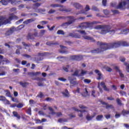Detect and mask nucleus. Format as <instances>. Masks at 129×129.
<instances>
[{
  "label": "nucleus",
  "mask_w": 129,
  "mask_h": 129,
  "mask_svg": "<svg viewBox=\"0 0 129 129\" xmlns=\"http://www.w3.org/2000/svg\"><path fill=\"white\" fill-rule=\"evenodd\" d=\"M80 108H81L82 109H84V108H87V107L83 105H79Z\"/></svg>",
  "instance_id": "0e129e2a"
},
{
  "label": "nucleus",
  "mask_w": 129,
  "mask_h": 129,
  "mask_svg": "<svg viewBox=\"0 0 129 129\" xmlns=\"http://www.w3.org/2000/svg\"><path fill=\"white\" fill-rule=\"evenodd\" d=\"M69 36L70 37H72V38H77L78 39H79V38H80V36L78 35L77 33H70L69 34Z\"/></svg>",
  "instance_id": "412c9836"
},
{
  "label": "nucleus",
  "mask_w": 129,
  "mask_h": 129,
  "mask_svg": "<svg viewBox=\"0 0 129 129\" xmlns=\"http://www.w3.org/2000/svg\"><path fill=\"white\" fill-rule=\"evenodd\" d=\"M36 21V19H34L33 18L30 19H27L25 20V21L23 22V24L24 25H28L33 22H35Z\"/></svg>",
  "instance_id": "f3484780"
},
{
  "label": "nucleus",
  "mask_w": 129,
  "mask_h": 129,
  "mask_svg": "<svg viewBox=\"0 0 129 129\" xmlns=\"http://www.w3.org/2000/svg\"><path fill=\"white\" fill-rule=\"evenodd\" d=\"M97 24H99V22L93 21L92 22H85L82 23L80 25V28L82 29L88 28L89 29H90V30H91L92 29V27H93V25H97Z\"/></svg>",
  "instance_id": "20e7f679"
},
{
  "label": "nucleus",
  "mask_w": 129,
  "mask_h": 129,
  "mask_svg": "<svg viewBox=\"0 0 129 129\" xmlns=\"http://www.w3.org/2000/svg\"><path fill=\"white\" fill-rule=\"evenodd\" d=\"M6 96H8V97H12L11 93L10 92H7L6 94Z\"/></svg>",
  "instance_id": "774afa93"
},
{
  "label": "nucleus",
  "mask_w": 129,
  "mask_h": 129,
  "mask_svg": "<svg viewBox=\"0 0 129 129\" xmlns=\"http://www.w3.org/2000/svg\"><path fill=\"white\" fill-rule=\"evenodd\" d=\"M22 45H23V46H24V47L26 48H27V47H31L32 46V44H27L24 42H22Z\"/></svg>",
  "instance_id": "3c124183"
},
{
  "label": "nucleus",
  "mask_w": 129,
  "mask_h": 129,
  "mask_svg": "<svg viewBox=\"0 0 129 129\" xmlns=\"http://www.w3.org/2000/svg\"><path fill=\"white\" fill-rule=\"evenodd\" d=\"M27 38L28 40H33V39H34V35L31 33H29Z\"/></svg>",
  "instance_id": "7c9ffc66"
},
{
  "label": "nucleus",
  "mask_w": 129,
  "mask_h": 129,
  "mask_svg": "<svg viewBox=\"0 0 129 129\" xmlns=\"http://www.w3.org/2000/svg\"><path fill=\"white\" fill-rule=\"evenodd\" d=\"M101 86H102L103 88H104V87H106V86L105 85V83L102 82L101 83Z\"/></svg>",
  "instance_id": "338daca9"
},
{
  "label": "nucleus",
  "mask_w": 129,
  "mask_h": 129,
  "mask_svg": "<svg viewBox=\"0 0 129 129\" xmlns=\"http://www.w3.org/2000/svg\"><path fill=\"white\" fill-rule=\"evenodd\" d=\"M50 7H51V8H61L62 7V6L56 4H51L50 5Z\"/></svg>",
  "instance_id": "c756f323"
},
{
  "label": "nucleus",
  "mask_w": 129,
  "mask_h": 129,
  "mask_svg": "<svg viewBox=\"0 0 129 129\" xmlns=\"http://www.w3.org/2000/svg\"><path fill=\"white\" fill-rule=\"evenodd\" d=\"M69 80L71 84H74V85H76V84H78V83H77V82L73 80V79H72V78H69Z\"/></svg>",
  "instance_id": "a878e982"
},
{
  "label": "nucleus",
  "mask_w": 129,
  "mask_h": 129,
  "mask_svg": "<svg viewBox=\"0 0 129 129\" xmlns=\"http://www.w3.org/2000/svg\"><path fill=\"white\" fill-rule=\"evenodd\" d=\"M36 80L37 81H39L38 83H37V85L40 87H42L43 86H44V84L42 82H43V81H44V80H46V79H45L44 78H36Z\"/></svg>",
  "instance_id": "6e6552de"
},
{
  "label": "nucleus",
  "mask_w": 129,
  "mask_h": 129,
  "mask_svg": "<svg viewBox=\"0 0 129 129\" xmlns=\"http://www.w3.org/2000/svg\"><path fill=\"white\" fill-rule=\"evenodd\" d=\"M105 107L107 109H108V108L112 109L113 108V106L112 105H109L108 104H107Z\"/></svg>",
  "instance_id": "de8ad7c7"
},
{
  "label": "nucleus",
  "mask_w": 129,
  "mask_h": 129,
  "mask_svg": "<svg viewBox=\"0 0 129 129\" xmlns=\"http://www.w3.org/2000/svg\"><path fill=\"white\" fill-rule=\"evenodd\" d=\"M48 109L50 111V113H49V114H52V115H54V114H56L57 116H61V115H62V113L60 112L57 113H55V112H54V109H53V108H52V107H48Z\"/></svg>",
  "instance_id": "0eeeda50"
},
{
  "label": "nucleus",
  "mask_w": 129,
  "mask_h": 129,
  "mask_svg": "<svg viewBox=\"0 0 129 129\" xmlns=\"http://www.w3.org/2000/svg\"><path fill=\"white\" fill-rule=\"evenodd\" d=\"M41 5H42V4L39 3H36L34 4H33V10H36V9H38V8H39V7H41Z\"/></svg>",
  "instance_id": "b1692460"
},
{
  "label": "nucleus",
  "mask_w": 129,
  "mask_h": 129,
  "mask_svg": "<svg viewBox=\"0 0 129 129\" xmlns=\"http://www.w3.org/2000/svg\"><path fill=\"white\" fill-rule=\"evenodd\" d=\"M20 85L22 86V87L25 88L27 85H28V82H19Z\"/></svg>",
  "instance_id": "72a5a7b5"
},
{
  "label": "nucleus",
  "mask_w": 129,
  "mask_h": 129,
  "mask_svg": "<svg viewBox=\"0 0 129 129\" xmlns=\"http://www.w3.org/2000/svg\"><path fill=\"white\" fill-rule=\"evenodd\" d=\"M28 75H30L31 77H33V76H35V72H29Z\"/></svg>",
  "instance_id": "13d9d810"
},
{
  "label": "nucleus",
  "mask_w": 129,
  "mask_h": 129,
  "mask_svg": "<svg viewBox=\"0 0 129 129\" xmlns=\"http://www.w3.org/2000/svg\"><path fill=\"white\" fill-rule=\"evenodd\" d=\"M0 3H1L3 6H7L9 3V0H1L0 1Z\"/></svg>",
  "instance_id": "cd10ccee"
},
{
  "label": "nucleus",
  "mask_w": 129,
  "mask_h": 129,
  "mask_svg": "<svg viewBox=\"0 0 129 129\" xmlns=\"http://www.w3.org/2000/svg\"><path fill=\"white\" fill-rule=\"evenodd\" d=\"M3 101L5 104H10V101L8 100L6 98Z\"/></svg>",
  "instance_id": "bf43d9fd"
},
{
  "label": "nucleus",
  "mask_w": 129,
  "mask_h": 129,
  "mask_svg": "<svg viewBox=\"0 0 129 129\" xmlns=\"http://www.w3.org/2000/svg\"><path fill=\"white\" fill-rule=\"evenodd\" d=\"M111 12L114 15H116V14H118V11L117 10H112Z\"/></svg>",
  "instance_id": "5fc2aeb1"
},
{
  "label": "nucleus",
  "mask_w": 129,
  "mask_h": 129,
  "mask_svg": "<svg viewBox=\"0 0 129 129\" xmlns=\"http://www.w3.org/2000/svg\"><path fill=\"white\" fill-rule=\"evenodd\" d=\"M114 68L116 70V71H117V72L119 73L120 77H121L122 78H123V77H124L123 74H122L121 73V71H120V70H119V68L115 66V67H114Z\"/></svg>",
  "instance_id": "aec40b11"
},
{
  "label": "nucleus",
  "mask_w": 129,
  "mask_h": 129,
  "mask_svg": "<svg viewBox=\"0 0 129 129\" xmlns=\"http://www.w3.org/2000/svg\"><path fill=\"white\" fill-rule=\"evenodd\" d=\"M116 101L118 105H121V100H120V99L117 98L116 99Z\"/></svg>",
  "instance_id": "c03bdc74"
},
{
  "label": "nucleus",
  "mask_w": 129,
  "mask_h": 129,
  "mask_svg": "<svg viewBox=\"0 0 129 129\" xmlns=\"http://www.w3.org/2000/svg\"><path fill=\"white\" fill-rule=\"evenodd\" d=\"M44 54L43 53H38V56L35 57L36 61H42L43 59V56Z\"/></svg>",
  "instance_id": "4468645a"
},
{
  "label": "nucleus",
  "mask_w": 129,
  "mask_h": 129,
  "mask_svg": "<svg viewBox=\"0 0 129 129\" xmlns=\"http://www.w3.org/2000/svg\"><path fill=\"white\" fill-rule=\"evenodd\" d=\"M82 91H83V92L82 93V95L83 96L86 97V96H88V91H87V89H83L82 90Z\"/></svg>",
  "instance_id": "a211bd4d"
},
{
  "label": "nucleus",
  "mask_w": 129,
  "mask_h": 129,
  "mask_svg": "<svg viewBox=\"0 0 129 129\" xmlns=\"http://www.w3.org/2000/svg\"><path fill=\"white\" fill-rule=\"evenodd\" d=\"M96 115V113H94L93 114H92L91 116L89 114H87L86 117V118L88 121H89L90 120H92L93 118H94V117H95Z\"/></svg>",
  "instance_id": "dca6fc26"
},
{
  "label": "nucleus",
  "mask_w": 129,
  "mask_h": 129,
  "mask_svg": "<svg viewBox=\"0 0 129 129\" xmlns=\"http://www.w3.org/2000/svg\"><path fill=\"white\" fill-rule=\"evenodd\" d=\"M79 73V71L78 70H76L74 73L73 74L74 76H77V77H80V74Z\"/></svg>",
  "instance_id": "e433bc0d"
},
{
  "label": "nucleus",
  "mask_w": 129,
  "mask_h": 129,
  "mask_svg": "<svg viewBox=\"0 0 129 129\" xmlns=\"http://www.w3.org/2000/svg\"><path fill=\"white\" fill-rule=\"evenodd\" d=\"M63 96L64 97H69V92H68V90L66 89L64 91L61 92Z\"/></svg>",
  "instance_id": "4be33fe9"
},
{
  "label": "nucleus",
  "mask_w": 129,
  "mask_h": 129,
  "mask_svg": "<svg viewBox=\"0 0 129 129\" xmlns=\"http://www.w3.org/2000/svg\"><path fill=\"white\" fill-rule=\"evenodd\" d=\"M129 0H126V1L121 2L119 3V5L116 7L117 10H121L123 11V10H125V6L126 4H128Z\"/></svg>",
  "instance_id": "423d86ee"
},
{
  "label": "nucleus",
  "mask_w": 129,
  "mask_h": 129,
  "mask_svg": "<svg viewBox=\"0 0 129 129\" xmlns=\"http://www.w3.org/2000/svg\"><path fill=\"white\" fill-rule=\"evenodd\" d=\"M102 118H103V115H98L96 116V119L98 121H100L102 120Z\"/></svg>",
  "instance_id": "c85d7f7f"
},
{
  "label": "nucleus",
  "mask_w": 129,
  "mask_h": 129,
  "mask_svg": "<svg viewBox=\"0 0 129 129\" xmlns=\"http://www.w3.org/2000/svg\"><path fill=\"white\" fill-rule=\"evenodd\" d=\"M78 33H80V34H82V35H86V32H85V31L84 30H79L77 31Z\"/></svg>",
  "instance_id": "603ef678"
},
{
  "label": "nucleus",
  "mask_w": 129,
  "mask_h": 129,
  "mask_svg": "<svg viewBox=\"0 0 129 129\" xmlns=\"http://www.w3.org/2000/svg\"><path fill=\"white\" fill-rule=\"evenodd\" d=\"M69 19V21L68 22H66L63 23L61 25V27H65V28H67L69 25H71L73 23H74L76 19H74V17L69 16L68 17Z\"/></svg>",
  "instance_id": "39448f33"
},
{
  "label": "nucleus",
  "mask_w": 129,
  "mask_h": 129,
  "mask_svg": "<svg viewBox=\"0 0 129 129\" xmlns=\"http://www.w3.org/2000/svg\"><path fill=\"white\" fill-rule=\"evenodd\" d=\"M23 106V104L21 103H19L18 105H16V107H17V108H22Z\"/></svg>",
  "instance_id": "864d4df0"
},
{
  "label": "nucleus",
  "mask_w": 129,
  "mask_h": 129,
  "mask_svg": "<svg viewBox=\"0 0 129 129\" xmlns=\"http://www.w3.org/2000/svg\"><path fill=\"white\" fill-rule=\"evenodd\" d=\"M46 12V9L40 8L36 10V13H44Z\"/></svg>",
  "instance_id": "473e14b6"
},
{
  "label": "nucleus",
  "mask_w": 129,
  "mask_h": 129,
  "mask_svg": "<svg viewBox=\"0 0 129 129\" xmlns=\"http://www.w3.org/2000/svg\"><path fill=\"white\" fill-rule=\"evenodd\" d=\"M98 88L99 89V91L101 93H102L103 92V90L100 88V83H98Z\"/></svg>",
  "instance_id": "09e8293b"
},
{
  "label": "nucleus",
  "mask_w": 129,
  "mask_h": 129,
  "mask_svg": "<svg viewBox=\"0 0 129 129\" xmlns=\"http://www.w3.org/2000/svg\"><path fill=\"white\" fill-rule=\"evenodd\" d=\"M0 100L1 101H4L6 100V97L3 96H0Z\"/></svg>",
  "instance_id": "69168bd1"
},
{
  "label": "nucleus",
  "mask_w": 129,
  "mask_h": 129,
  "mask_svg": "<svg viewBox=\"0 0 129 129\" xmlns=\"http://www.w3.org/2000/svg\"><path fill=\"white\" fill-rule=\"evenodd\" d=\"M96 30H101L100 32L101 35H104L105 34H107V33H110V34H112L113 35L115 33V32H118V31H120V28H118V26H117L114 29L111 30V27L110 25H98L95 27Z\"/></svg>",
  "instance_id": "f03ea898"
},
{
  "label": "nucleus",
  "mask_w": 129,
  "mask_h": 129,
  "mask_svg": "<svg viewBox=\"0 0 129 129\" xmlns=\"http://www.w3.org/2000/svg\"><path fill=\"white\" fill-rule=\"evenodd\" d=\"M124 65H125V66H126V71H127V72H128V73H129V64L126 62H125L124 63Z\"/></svg>",
  "instance_id": "49530a36"
},
{
  "label": "nucleus",
  "mask_w": 129,
  "mask_h": 129,
  "mask_svg": "<svg viewBox=\"0 0 129 129\" xmlns=\"http://www.w3.org/2000/svg\"><path fill=\"white\" fill-rule=\"evenodd\" d=\"M57 34L58 35H65V33L64 32V31L63 30H58L57 32Z\"/></svg>",
  "instance_id": "ea45409f"
},
{
  "label": "nucleus",
  "mask_w": 129,
  "mask_h": 129,
  "mask_svg": "<svg viewBox=\"0 0 129 129\" xmlns=\"http://www.w3.org/2000/svg\"><path fill=\"white\" fill-rule=\"evenodd\" d=\"M122 114L124 116H125V115H127V114H129V110H123L122 111Z\"/></svg>",
  "instance_id": "2f4dec72"
},
{
  "label": "nucleus",
  "mask_w": 129,
  "mask_h": 129,
  "mask_svg": "<svg viewBox=\"0 0 129 129\" xmlns=\"http://www.w3.org/2000/svg\"><path fill=\"white\" fill-rule=\"evenodd\" d=\"M13 116L16 117L17 120L21 119V115L18 113V112L13 111Z\"/></svg>",
  "instance_id": "5701e85b"
},
{
  "label": "nucleus",
  "mask_w": 129,
  "mask_h": 129,
  "mask_svg": "<svg viewBox=\"0 0 129 129\" xmlns=\"http://www.w3.org/2000/svg\"><path fill=\"white\" fill-rule=\"evenodd\" d=\"M71 5L76 8L77 10H79V9H82L83 7L80 5V4L76 2H72Z\"/></svg>",
  "instance_id": "f8f14e48"
},
{
  "label": "nucleus",
  "mask_w": 129,
  "mask_h": 129,
  "mask_svg": "<svg viewBox=\"0 0 129 129\" xmlns=\"http://www.w3.org/2000/svg\"><path fill=\"white\" fill-rule=\"evenodd\" d=\"M58 80L62 81V82H65V81H66V79H64V78H58Z\"/></svg>",
  "instance_id": "6e6d98bb"
},
{
  "label": "nucleus",
  "mask_w": 129,
  "mask_h": 129,
  "mask_svg": "<svg viewBox=\"0 0 129 129\" xmlns=\"http://www.w3.org/2000/svg\"><path fill=\"white\" fill-rule=\"evenodd\" d=\"M127 33H129V29L126 28L123 30H121L119 34H123L124 35H125L126 34H127Z\"/></svg>",
  "instance_id": "393cba45"
},
{
  "label": "nucleus",
  "mask_w": 129,
  "mask_h": 129,
  "mask_svg": "<svg viewBox=\"0 0 129 129\" xmlns=\"http://www.w3.org/2000/svg\"><path fill=\"white\" fill-rule=\"evenodd\" d=\"M16 30V28L15 27H12L10 28L6 33L5 35L6 36H10L12 35L15 32Z\"/></svg>",
  "instance_id": "9b49d317"
},
{
  "label": "nucleus",
  "mask_w": 129,
  "mask_h": 129,
  "mask_svg": "<svg viewBox=\"0 0 129 129\" xmlns=\"http://www.w3.org/2000/svg\"><path fill=\"white\" fill-rule=\"evenodd\" d=\"M97 45H100V48L91 50V52L93 54H98L100 52H103V51H106V50H110V49H113V48H117L119 46H129V43L125 41H116L107 44L104 42H97Z\"/></svg>",
  "instance_id": "f257e3e1"
},
{
  "label": "nucleus",
  "mask_w": 129,
  "mask_h": 129,
  "mask_svg": "<svg viewBox=\"0 0 129 129\" xmlns=\"http://www.w3.org/2000/svg\"><path fill=\"white\" fill-rule=\"evenodd\" d=\"M60 11H61L62 12H67V13H69L72 11V9L69 8V9H63L62 10H60Z\"/></svg>",
  "instance_id": "58836bf2"
},
{
  "label": "nucleus",
  "mask_w": 129,
  "mask_h": 129,
  "mask_svg": "<svg viewBox=\"0 0 129 129\" xmlns=\"http://www.w3.org/2000/svg\"><path fill=\"white\" fill-rule=\"evenodd\" d=\"M40 24H42V25H46V24H48V21H40Z\"/></svg>",
  "instance_id": "e2e57ef3"
},
{
  "label": "nucleus",
  "mask_w": 129,
  "mask_h": 129,
  "mask_svg": "<svg viewBox=\"0 0 129 129\" xmlns=\"http://www.w3.org/2000/svg\"><path fill=\"white\" fill-rule=\"evenodd\" d=\"M90 8H89V6L86 5L85 8V11L82 10L80 12L77 13V15H80V14H85L86 12H88V11H90Z\"/></svg>",
  "instance_id": "2eb2a0df"
},
{
  "label": "nucleus",
  "mask_w": 129,
  "mask_h": 129,
  "mask_svg": "<svg viewBox=\"0 0 129 129\" xmlns=\"http://www.w3.org/2000/svg\"><path fill=\"white\" fill-rule=\"evenodd\" d=\"M119 93L121 96H126V93L124 91H120Z\"/></svg>",
  "instance_id": "a19ab883"
},
{
  "label": "nucleus",
  "mask_w": 129,
  "mask_h": 129,
  "mask_svg": "<svg viewBox=\"0 0 129 129\" xmlns=\"http://www.w3.org/2000/svg\"><path fill=\"white\" fill-rule=\"evenodd\" d=\"M9 18L5 20V17L0 16V27L4 25H7V24H11V21L12 20H18V17L14 14H10Z\"/></svg>",
  "instance_id": "7ed1b4c3"
},
{
  "label": "nucleus",
  "mask_w": 129,
  "mask_h": 129,
  "mask_svg": "<svg viewBox=\"0 0 129 129\" xmlns=\"http://www.w3.org/2000/svg\"><path fill=\"white\" fill-rule=\"evenodd\" d=\"M70 69V67L69 66H67V67H64L63 69L66 72H68L69 71V69Z\"/></svg>",
  "instance_id": "79ce46f5"
},
{
  "label": "nucleus",
  "mask_w": 129,
  "mask_h": 129,
  "mask_svg": "<svg viewBox=\"0 0 129 129\" xmlns=\"http://www.w3.org/2000/svg\"><path fill=\"white\" fill-rule=\"evenodd\" d=\"M55 12H56V10L50 9L48 12V14H54V13H55Z\"/></svg>",
  "instance_id": "052dcab7"
},
{
  "label": "nucleus",
  "mask_w": 129,
  "mask_h": 129,
  "mask_svg": "<svg viewBox=\"0 0 129 129\" xmlns=\"http://www.w3.org/2000/svg\"><path fill=\"white\" fill-rule=\"evenodd\" d=\"M60 47L61 50H59V52L61 53V54H67L68 53V51H67V47L60 45Z\"/></svg>",
  "instance_id": "ddd939ff"
},
{
  "label": "nucleus",
  "mask_w": 129,
  "mask_h": 129,
  "mask_svg": "<svg viewBox=\"0 0 129 129\" xmlns=\"http://www.w3.org/2000/svg\"><path fill=\"white\" fill-rule=\"evenodd\" d=\"M44 96V95H43V93L40 92L38 95L37 96V97H40V98H42Z\"/></svg>",
  "instance_id": "4d7b16f0"
},
{
  "label": "nucleus",
  "mask_w": 129,
  "mask_h": 129,
  "mask_svg": "<svg viewBox=\"0 0 129 129\" xmlns=\"http://www.w3.org/2000/svg\"><path fill=\"white\" fill-rule=\"evenodd\" d=\"M8 3H11V5H16L18 4V1L16 0H8Z\"/></svg>",
  "instance_id": "f704fd0d"
},
{
  "label": "nucleus",
  "mask_w": 129,
  "mask_h": 129,
  "mask_svg": "<svg viewBox=\"0 0 129 129\" xmlns=\"http://www.w3.org/2000/svg\"><path fill=\"white\" fill-rule=\"evenodd\" d=\"M83 37L84 38V39H85V40H88V41H90V42L95 41V40L92 37L89 36H83Z\"/></svg>",
  "instance_id": "6ab92c4d"
},
{
  "label": "nucleus",
  "mask_w": 129,
  "mask_h": 129,
  "mask_svg": "<svg viewBox=\"0 0 129 129\" xmlns=\"http://www.w3.org/2000/svg\"><path fill=\"white\" fill-rule=\"evenodd\" d=\"M46 44L47 46H53V45H57V44H58V43L54 42L53 41H49V42H46Z\"/></svg>",
  "instance_id": "bb28decb"
},
{
  "label": "nucleus",
  "mask_w": 129,
  "mask_h": 129,
  "mask_svg": "<svg viewBox=\"0 0 129 129\" xmlns=\"http://www.w3.org/2000/svg\"><path fill=\"white\" fill-rule=\"evenodd\" d=\"M84 82L85 83H86L87 84H89V83L91 82V80L88 79H86L84 80Z\"/></svg>",
  "instance_id": "a18cd8bd"
},
{
  "label": "nucleus",
  "mask_w": 129,
  "mask_h": 129,
  "mask_svg": "<svg viewBox=\"0 0 129 129\" xmlns=\"http://www.w3.org/2000/svg\"><path fill=\"white\" fill-rule=\"evenodd\" d=\"M87 73V71H85L83 70H81V72L80 74V76H84V75H86V74Z\"/></svg>",
  "instance_id": "4c0bfd02"
},
{
  "label": "nucleus",
  "mask_w": 129,
  "mask_h": 129,
  "mask_svg": "<svg viewBox=\"0 0 129 129\" xmlns=\"http://www.w3.org/2000/svg\"><path fill=\"white\" fill-rule=\"evenodd\" d=\"M95 73H96V74H97V76H98V77L97 78V80H100V79H102V78H103V75H102L101 72L99 71V70H95Z\"/></svg>",
  "instance_id": "1a4fd4ad"
},
{
  "label": "nucleus",
  "mask_w": 129,
  "mask_h": 129,
  "mask_svg": "<svg viewBox=\"0 0 129 129\" xmlns=\"http://www.w3.org/2000/svg\"><path fill=\"white\" fill-rule=\"evenodd\" d=\"M56 59H58L59 61H61L62 62H63V60H65V57L62 56H59L57 57Z\"/></svg>",
  "instance_id": "37998d69"
},
{
  "label": "nucleus",
  "mask_w": 129,
  "mask_h": 129,
  "mask_svg": "<svg viewBox=\"0 0 129 129\" xmlns=\"http://www.w3.org/2000/svg\"><path fill=\"white\" fill-rule=\"evenodd\" d=\"M26 112L29 114V115H32V110L31 107H29L27 110H26Z\"/></svg>",
  "instance_id": "c9c22d12"
},
{
  "label": "nucleus",
  "mask_w": 129,
  "mask_h": 129,
  "mask_svg": "<svg viewBox=\"0 0 129 129\" xmlns=\"http://www.w3.org/2000/svg\"><path fill=\"white\" fill-rule=\"evenodd\" d=\"M82 58V55H72L71 56L72 60H75L76 61H80Z\"/></svg>",
  "instance_id": "9d476101"
},
{
  "label": "nucleus",
  "mask_w": 129,
  "mask_h": 129,
  "mask_svg": "<svg viewBox=\"0 0 129 129\" xmlns=\"http://www.w3.org/2000/svg\"><path fill=\"white\" fill-rule=\"evenodd\" d=\"M92 11H94L95 12H98V11H99L98 10V9L97 8V7H96L95 6H92Z\"/></svg>",
  "instance_id": "8fccbe9b"
},
{
  "label": "nucleus",
  "mask_w": 129,
  "mask_h": 129,
  "mask_svg": "<svg viewBox=\"0 0 129 129\" xmlns=\"http://www.w3.org/2000/svg\"><path fill=\"white\" fill-rule=\"evenodd\" d=\"M7 74V72L3 71L2 73H0V76H5Z\"/></svg>",
  "instance_id": "680f3d73"
}]
</instances>
